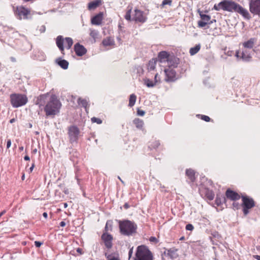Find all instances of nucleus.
I'll return each mask as SVG.
<instances>
[{
  "label": "nucleus",
  "mask_w": 260,
  "mask_h": 260,
  "mask_svg": "<svg viewBox=\"0 0 260 260\" xmlns=\"http://www.w3.org/2000/svg\"><path fill=\"white\" fill-rule=\"evenodd\" d=\"M61 103L55 94L51 95L44 107V111L47 116L54 117L59 112Z\"/></svg>",
  "instance_id": "f257e3e1"
},
{
  "label": "nucleus",
  "mask_w": 260,
  "mask_h": 260,
  "mask_svg": "<svg viewBox=\"0 0 260 260\" xmlns=\"http://www.w3.org/2000/svg\"><path fill=\"white\" fill-rule=\"evenodd\" d=\"M118 223L120 232L122 235L129 236L136 233L137 225L134 221L123 220H119Z\"/></svg>",
  "instance_id": "f03ea898"
},
{
  "label": "nucleus",
  "mask_w": 260,
  "mask_h": 260,
  "mask_svg": "<svg viewBox=\"0 0 260 260\" xmlns=\"http://www.w3.org/2000/svg\"><path fill=\"white\" fill-rule=\"evenodd\" d=\"M134 260H153V256L148 247L144 245L137 248Z\"/></svg>",
  "instance_id": "7ed1b4c3"
},
{
  "label": "nucleus",
  "mask_w": 260,
  "mask_h": 260,
  "mask_svg": "<svg viewBox=\"0 0 260 260\" xmlns=\"http://www.w3.org/2000/svg\"><path fill=\"white\" fill-rule=\"evenodd\" d=\"M238 4L232 0H223L218 4H215L213 9L216 11H223L233 12H235Z\"/></svg>",
  "instance_id": "20e7f679"
},
{
  "label": "nucleus",
  "mask_w": 260,
  "mask_h": 260,
  "mask_svg": "<svg viewBox=\"0 0 260 260\" xmlns=\"http://www.w3.org/2000/svg\"><path fill=\"white\" fill-rule=\"evenodd\" d=\"M10 102L13 108H18L25 105L28 102V99L25 94L13 93L10 95Z\"/></svg>",
  "instance_id": "39448f33"
},
{
  "label": "nucleus",
  "mask_w": 260,
  "mask_h": 260,
  "mask_svg": "<svg viewBox=\"0 0 260 260\" xmlns=\"http://www.w3.org/2000/svg\"><path fill=\"white\" fill-rule=\"evenodd\" d=\"M241 198L243 212L244 214L246 215L249 213V210L255 206V202L252 198L247 196H242Z\"/></svg>",
  "instance_id": "423d86ee"
},
{
  "label": "nucleus",
  "mask_w": 260,
  "mask_h": 260,
  "mask_svg": "<svg viewBox=\"0 0 260 260\" xmlns=\"http://www.w3.org/2000/svg\"><path fill=\"white\" fill-rule=\"evenodd\" d=\"M249 11L254 15L260 16V0H248Z\"/></svg>",
  "instance_id": "0eeeda50"
},
{
  "label": "nucleus",
  "mask_w": 260,
  "mask_h": 260,
  "mask_svg": "<svg viewBox=\"0 0 260 260\" xmlns=\"http://www.w3.org/2000/svg\"><path fill=\"white\" fill-rule=\"evenodd\" d=\"M80 131L77 126H71L68 128V135L71 143L76 142L78 139Z\"/></svg>",
  "instance_id": "6e6552de"
},
{
  "label": "nucleus",
  "mask_w": 260,
  "mask_h": 260,
  "mask_svg": "<svg viewBox=\"0 0 260 260\" xmlns=\"http://www.w3.org/2000/svg\"><path fill=\"white\" fill-rule=\"evenodd\" d=\"M134 11L135 15L133 18V20L142 23L146 21L147 19V14L144 12L138 9H135Z\"/></svg>",
  "instance_id": "1a4fd4ad"
},
{
  "label": "nucleus",
  "mask_w": 260,
  "mask_h": 260,
  "mask_svg": "<svg viewBox=\"0 0 260 260\" xmlns=\"http://www.w3.org/2000/svg\"><path fill=\"white\" fill-rule=\"evenodd\" d=\"M166 74L165 81L167 82H175L177 78L176 77V72L172 68H167L165 69Z\"/></svg>",
  "instance_id": "9d476101"
},
{
  "label": "nucleus",
  "mask_w": 260,
  "mask_h": 260,
  "mask_svg": "<svg viewBox=\"0 0 260 260\" xmlns=\"http://www.w3.org/2000/svg\"><path fill=\"white\" fill-rule=\"evenodd\" d=\"M101 239L104 242L105 245L108 249H110L112 247V236L108 233H104L102 236Z\"/></svg>",
  "instance_id": "9b49d317"
},
{
  "label": "nucleus",
  "mask_w": 260,
  "mask_h": 260,
  "mask_svg": "<svg viewBox=\"0 0 260 260\" xmlns=\"http://www.w3.org/2000/svg\"><path fill=\"white\" fill-rule=\"evenodd\" d=\"M15 13V14L18 16V18L21 19L22 17L24 19L26 18L27 16L29 14L30 12L23 7H20L17 8Z\"/></svg>",
  "instance_id": "f8f14e48"
},
{
  "label": "nucleus",
  "mask_w": 260,
  "mask_h": 260,
  "mask_svg": "<svg viewBox=\"0 0 260 260\" xmlns=\"http://www.w3.org/2000/svg\"><path fill=\"white\" fill-rule=\"evenodd\" d=\"M164 249L165 251L164 254L171 259H175L178 257V254L177 253L178 249L173 247L170 249L164 248Z\"/></svg>",
  "instance_id": "ddd939ff"
},
{
  "label": "nucleus",
  "mask_w": 260,
  "mask_h": 260,
  "mask_svg": "<svg viewBox=\"0 0 260 260\" xmlns=\"http://www.w3.org/2000/svg\"><path fill=\"white\" fill-rule=\"evenodd\" d=\"M200 16L201 20L198 22V26L200 27H204L206 25L208 24L209 21L211 19V17L208 15L202 14L201 12H200Z\"/></svg>",
  "instance_id": "4468645a"
},
{
  "label": "nucleus",
  "mask_w": 260,
  "mask_h": 260,
  "mask_svg": "<svg viewBox=\"0 0 260 260\" xmlns=\"http://www.w3.org/2000/svg\"><path fill=\"white\" fill-rule=\"evenodd\" d=\"M225 196L228 199L233 201L238 200L241 198V196L237 192L230 188L226 190Z\"/></svg>",
  "instance_id": "2eb2a0df"
},
{
  "label": "nucleus",
  "mask_w": 260,
  "mask_h": 260,
  "mask_svg": "<svg viewBox=\"0 0 260 260\" xmlns=\"http://www.w3.org/2000/svg\"><path fill=\"white\" fill-rule=\"evenodd\" d=\"M74 49L76 55L78 56H82L87 52L86 49L79 43L75 44Z\"/></svg>",
  "instance_id": "dca6fc26"
},
{
  "label": "nucleus",
  "mask_w": 260,
  "mask_h": 260,
  "mask_svg": "<svg viewBox=\"0 0 260 260\" xmlns=\"http://www.w3.org/2000/svg\"><path fill=\"white\" fill-rule=\"evenodd\" d=\"M235 12L241 14L245 19L250 20L251 17L248 12V10L243 8L239 4L238 5L236 11Z\"/></svg>",
  "instance_id": "f3484780"
},
{
  "label": "nucleus",
  "mask_w": 260,
  "mask_h": 260,
  "mask_svg": "<svg viewBox=\"0 0 260 260\" xmlns=\"http://www.w3.org/2000/svg\"><path fill=\"white\" fill-rule=\"evenodd\" d=\"M167 62L168 63V68L174 69L178 67L180 59L179 58L173 55L171 56L169 60Z\"/></svg>",
  "instance_id": "a211bd4d"
},
{
  "label": "nucleus",
  "mask_w": 260,
  "mask_h": 260,
  "mask_svg": "<svg viewBox=\"0 0 260 260\" xmlns=\"http://www.w3.org/2000/svg\"><path fill=\"white\" fill-rule=\"evenodd\" d=\"M256 42V39L254 38H251L247 41H245L242 43L243 47L246 49H252L255 44Z\"/></svg>",
  "instance_id": "6ab92c4d"
},
{
  "label": "nucleus",
  "mask_w": 260,
  "mask_h": 260,
  "mask_svg": "<svg viewBox=\"0 0 260 260\" xmlns=\"http://www.w3.org/2000/svg\"><path fill=\"white\" fill-rule=\"evenodd\" d=\"M252 58L251 54L249 51L247 49H244L242 50L241 53V59L246 62H249L251 61Z\"/></svg>",
  "instance_id": "aec40b11"
},
{
  "label": "nucleus",
  "mask_w": 260,
  "mask_h": 260,
  "mask_svg": "<svg viewBox=\"0 0 260 260\" xmlns=\"http://www.w3.org/2000/svg\"><path fill=\"white\" fill-rule=\"evenodd\" d=\"M170 57V54L166 51H160L158 54V58L161 62L166 61H168Z\"/></svg>",
  "instance_id": "412c9836"
},
{
  "label": "nucleus",
  "mask_w": 260,
  "mask_h": 260,
  "mask_svg": "<svg viewBox=\"0 0 260 260\" xmlns=\"http://www.w3.org/2000/svg\"><path fill=\"white\" fill-rule=\"evenodd\" d=\"M64 39L62 36H58L56 39V44L62 54H64Z\"/></svg>",
  "instance_id": "4be33fe9"
},
{
  "label": "nucleus",
  "mask_w": 260,
  "mask_h": 260,
  "mask_svg": "<svg viewBox=\"0 0 260 260\" xmlns=\"http://www.w3.org/2000/svg\"><path fill=\"white\" fill-rule=\"evenodd\" d=\"M103 19V13H99L93 16L91 19V22L92 24L100 25Z\"/></svg>",
  "instance_id": "5701e85b"
},
{
  "label": "nucleus",
  "mask_w": 260,
  "mask_h": 260,
  "mask_svg": "<svg viewBox=\"0 0 260 260\" xmlns=\"http://www.w3.org/2000/svg\"><path fill=\"white\" fill-rule=\"evenodd\" d=\"M56 62L63 69H67L69 66V62L64 59H62L60 58L56 59Z\"/></svg>",
  "instance_id": "b1692460"
},
{
  "label": "nucleus",
  "mask_w": 260,
  "mask_h": 260,
  "mask_svg": "<svg viewBox=\"0 0 260 260\" xmlns=\"http://www.w3.org/2000/svg\"><path fill=\"white\" fill-rule=\"evenodd\" d=\"M101 4V0H94L88 3V9L89 10H94L98 7Z\"/></svg>",
  "instance_id": "393cba45"
},
{
  "label": "nucleus",
  "mask_w": 260,
  "mask_h": 260,
  "mask_svg": "<svg viewBox=\"0 0 260 260\" xmlns=\"http://www.w3.org/2000/svg\"><path fill=\"white\" fill-rule=\"evenodd\" d=\"M226 199L225 197L222 195L217 194L215 199V204L217 206H219L223 203H225Z\"/></svg>",
  "instance_id": "a878e982"
},
{
  "label": "nucleus",
  "mask_w": 260,
  "mask_h": 260,
  "mask_svg": "<svg viewBox=\"0 0 260 260\" xmlns=\"http://www.w3.org/2000/svg\"><path fill=\"white\" fill-rule=\"evenodd\" d=\"M186 175L190 180L191 182H193L196 180L194 171L191 169H187L186 170Z\"/></svg>",
  "instance_id": "bb28decb"
},
{
  "label": "nucleus",
  "mask_w": 260,
  "mask_h": 260,
  "mask_svg": "<svg viewBox=\"0 0 260 260\" xmlns=\"http://www.w3.org/2000/svg\"><path fill=\"white\" fill-rule=\"evenodd\" d=\"M204 194L206 198L210 201H212L214 198V192L208 188H205Z\"/></svg>",
  "instance_id": "cd10ccee"
},
{
  "label": "nucleus",
  "mask_w": 260,
  "mask_h": 260,
  "mask_svg": "<svg viewBox=\"0 0 260 260\" xmlns=\"http://www.w3.org/2000/svg\"><path fill=\"white\" fill-rule=\"evenodd\" d=\"M156 62L157 60L155 58H152L151 60H149L147 68V69L149 72L154 71L155 70Z\"/></svg>",
  "instance_id": "c85d7f7f"
},
{
  "label": "nucleus",
  "mask_w": 260,
  "mask_h": 260,
  "mask_svg": "<svg viewBox=\"0 0 260 260\" xmlns=\"http://www.w3.org/2000/svg\"><path fill=\"white\" fill-rule=\"evenodd\" d=\"M201 48V45L200 44L196 45L194 47H192L189 50V53L191 55H194L197 54Z\"/></svg>",
  "instance_id": "c756f323"
},
{
  "label": "nucleus",
  "mask_w": 260,
  "mask_h": 260,
  "mask_svg": "<svg viewBox=\"0 0 260 260\" xmlns=\"http://www.w3.org/2000/svg\"><path fill=\"white\" fill-rule=\"evenodd\" d=\"M133 122L135 124L136 126L139 129H141L144 125L143 121L139 118L135 119Z\"/></svg>",
  "instance_id": "7c9ffc66"
},
{
  "label": "nucleus",
  "mask_w": 260,
  "mask_h": 260,
  "mask_svg": "<svg viewBox=\"0 0 260 260\" xmlns=\"http://www.w3.org/2000/svg\"><path fill=\"white\" fill-rule=\"evenodd\" d=\"M102 43L105 46H110L114 44V41L110 38L104 39Z\"/></svg>",
  "instance_id": "2f4dec72"
},
{
  "label": "nucleus",
  "mask_w": 260,
  "mask_h": 260,
  "mask_svg": "<svg viewBox=\"0 0 260 260\" xmlns=\"http://www.w3.org/2000/svg\"><path fill=\"white\" fill-rule=\"evenodd\" d=\"M137 96L135 94H132L130 95L129 99L128 106L131 107H133L136 103Z\"/></svg>",
  "instance_id": "473e14b6"
},
{
  "label": "nucleus",
  "mask_w": 260,
  "mask_h": 260,
  "mask_svg": "<svg viewBox=\"0 0 260 260\" xmlns=\"http://www.w3.org/2000/svg\"><path fill=\"white\" fill-rule=\"evenodd\" d=\"M144 82L148 87H153L155 85V83L148 78L144 79Z\"/></svg>",
  "instance_id": "72a5a7b5"
},
{
  "label": "nucleus",
  "mask_w": 260,
  "mask_h": 260,
  "mask_svg": "<svg viewBox=\"0 0 260 260\" xmlns=\"http://www.w3.org/2000/svg\"><path fill=\"white\" fill-rule=\"evenodd\" d=\"M66 43L67 44V46H66V48L67 49H70L73 44V41L71 38L70 37H67L64 39Z\"/></svg>",
  "instance_id": "f704fd0d"
},
{
  "label": "nucleus",
  "mask_w": 260,
  "mask_h": 260,
  "mask_svg": "<svg viewBox=\"0 0 260 260\" xmlns=\"http://www.w3.org/2000/svg\"><path fill=\"white\" fill-rule=\"evenodd\" d=\"M112 222L110 220L107 221L104 233H107L109 231H112Z\"/></svg>",
  "instance_id": "c9c22d12"
},
{
  "label": "nucleus",
  "mask_w": 260,
  "mask_h": 260,
  "mask_svg": "<svg viewBox=\"0 0 260 260\" xmlns=\"http://www.w3.org/2000/svg\"><path fill=\"white\" fill-rule=\"evenodd\" d=\"M78 103L79 105H81L85 109L86 111H87L86 108L88 105V103L86 100L82 99L80 98L78 99Z\"/></svg>",
  "instance_id": "e433bc0d"
},
{
  "label": "nucleus",
  "mask_w": 260,
  "mask_h": 260,
  "mask_svg": "<svg viewBox=\"0 0 260 260\" xmlns=\"http://www.w3.org/2000/svg\"><path fill=\"white\" fill-rule=\"evenodd\" d=\"M132 8H131L129 9H128L127 12H126V14L125 15L124 18L126 20L128 21H131L133 20L131 17V12H132Z\"/></svg>",
  "instance_id": "4c0bfd02"
},
{
  "label": "nucleus",
  "mask_w": 260,
  "mask_h": 260,
  "mask_svg": "<svg viewBox=\"0 0 260 260\" xmlns=\"http://www.w3.org/2000/svg\"><path fill=\"white\" fill-rule=\"evenodd\" d=\"M160 145V143L159 141H156L154 142L151 145V146H149V147L151 149H156L158 147V146Z\"/></svg>",
  "instance_id": "58836bf2"
},
{
  "label": "nucleus",
  "mask_w": 260,
  "mask_h": 260,
  "mask_svg": "<svg viewBox=\"0 0 260 260\" xmlns=\"http://www.w3.org/2000/svg\"><path fill=\"white\" fill-rule=\"evenodd\" d=\"M45 96L44 95H41L38 99L36 104L39 105L40 106L43 105L42 101H44Z\"/></svg>",
  "instance_id": "ea45409f"
},
{
  "label": "nucleus",
  "mask_w": 260,
  "mask_h": 260,
  "mask_svg": "<svg viewBox=\"0 0 260 260\" xmlns=\"http://www.w3.org/2000/svg\"><path fill=\"white\" fill-rule=\"evenodd\" d=\"M172 0H163L160 5L161 7H164L165 5H168L171 6L172 5Z\"/></svg>",
  "instance_id": "a19ab883"
},
{
  "label": "nucleus",
  "mask_w": 260,
  "mask_h": 260,
  "mask_svg": "<svg viewBox=\"0 0 260 260\" xmlns=\"http://www.w3.org/2000/svg\"><path fill=\"white\" fill-rule=\"evenodd\" d=\"M92 122H96L98 124H101L102 123V120L98 118L93 117L91 119Z\"/></svg>",
  "instance_id": "79ce46f5"
},
{
  "label": "nucleus",
  "mask_w": 260,
  "mask_h": 260,
  "mask_svg": "<svg viewBox=\"0 0 260 260\" xmlns=\"http://www.w3.org/2000/svg\"><path fill=\"white\" fill-rule=\"evenodd\" d=\"M105 256L107 260H119L118 258L114 256L112 257L110 254H107L106 253H105Z\"/></svg>",
  "instance_id": "37998d69"
},
{
  "label": "nucleus",
  "mask_w": 260,
  "mask_h": 260,
  "mask_svg": "<svg viewBox=\"0 0 260 260\" xmlns=\"http://www.w3.org/2000/svg\"><path fill=\"white\" fill-rule=\"evenodd\" d=\"M194 229V227L192 225V224H190V223H188L187 224H186V226H185V229L187 231H192Z\"/></svg>",
  "instance_id": "c03bdc74"
},
{
  "label": "nucleus",
  "mask_w": 260,
  "mask_h": 260,
  "mask_svg": "<svg viewBox=\"0 0 260 260\" xmlns=\"http://www.w3.org/2000/svg\"><path fill=\"white\" fill-rule=\"evenodd\" d=\"M201 119L206 122H209L210 120V118L206 115H201Z\"/></svg>",
  "instance_id": "a18cd8bd"
},
{
  "label": "nucleus",
  "mask_w": 260,
  "mask_h": 260,
  "mask_svg": "<svg viewBox=\"0 0 260 260\" xmlns=\"http://www.w3.org/2000/svg\"><path fill=\"white\" fill-rule=\"evenodd\" d=\"M154 83H155V85L157 83H159L160 82V78L159 77H158V73H156L155 75V76H154Z\"/></svg>",
  "instance_id": "49530a36"
},
{
  "label": "nucleus",
  "mask_w": 260,
  "mask_h": 260,
  "mask_svg": "<svg viewBox=\"0 0 260 260\" xmlns=\"http://www.w3.org/2000/svg\"><path fill=\"white\" fill-rule=\"evenodd\" d=\"M145 112L143 110H140L139 109H138L137 110V114L139 116H143L144 115Z\"/></svg>",
  "instance_id": "de8ad7c7"
},
{
  "label": "nucleus",
  "mask_w": 260,
  "mask_h": 260,
  "mask_svg": "<svg viewBox=\"0 0 260 260\" xmlns=\"http://www.w3.org/2000/svg\"><path fill=\"white\" fill-rule=\"evenodd\" d=\"M149 241L151 242H153L155 243L158 242V240L155 237H150V238H149Z\"/></svg>",
  "instance_id": "09e8293b"
},
{
  "label": "nucleus",
  "mask_w": 260,
  "mask_h": 260,
  "mask_svg": "<svg viewBox=\"0 0 260 260\" xmlns=\"http://www.w3.org/2000/svg\"><path fill=\"white\" fill-rule=\"evenodd\" d=\"M42 244L43 243L40 241H36L35 242V245L36 247H40Z\"/></svg>",
  "instance_id": "8fccbe9b"
},
{
  "label": "nucleus",
  "mask_w": 260,
  "mask_h": 260,
  "mask_svg": "<svg viewBox=\"0 0 260 260\" xmlns=\"http://www.w3.org/2000/svg\"><path fill=\"white\" fill-rule=\"evenodd\" d=\"M212 235L215 238H219L221 237L220 235L217 232H214Z\"/></svg>",
  "instance_id": "3c124183"
},
{
  "label": "nucleus",
  "mask_w": 260,
  "mask_h": 260,
  "mask_svg": "<svg viewBox=\"0 0 260 260\" xmlns=\"http://www.w3.org/2000/svg\"><path fill=\"white\" fill-rule=\"evenodd\" d=\"M133 247L132 248H131L129 250V252H128V258H130L132 255H133Z\"/></svg>",
  "instance_id": "603ef678"
},
{
  "label": "nucleus",
  "mask_w": 260,
  "mask_h": 260,
  "mask_svg": "<svg viewBox=\"0 0 260 260\" xmlns=\"http://www.w3.org/2000/svg\"><path fill=\"white\" fill-rule=\"evenodd\" d=\"M234 208L238 209L239 208L240 205L238 203L234 202L233 204Z\"/></svg>",
  "instance_id": "864d4df0"
},
{
  "label": "nucleus",
  "mask_w": 260,
  "mask_h": 260,
  "mask_svg": "<svg viewBox=\"0 0 260 260\" xmlns=\"http://www.w3.org/2000/svg\"><path fill=\"white\" fill-rule=\"evenodd\" d=\"M11 145V141L10 139H9L7 142V148H9Z\"/></svg>",
  "instance_id": "5fc2aeb1"
},
{
  "label": "nucleus",
  "mask_w": 260,
  "mask_h": 260,
  "mask_svg": "<svg viewBox=\"0 0 260 260\" xmlns=\"http://www.w3.org/2000/svg\"><path fill=\"white\" fill-rule=\"evenodd\" d=\"M240 51L239 50H237L236 51V54H235V56H236V57L237 58H241V55H240Z\"/></svg>",
  "instance_id": "6e6d98bb"
},
{
  "label": "nucleus",
  "mask_w": 260,
  "mask_h": 260,
  "mask_svg": "<svg viewBox=\"0 0 260 260\" xmlns=\"http://www.w3.org/2000/svg\"><path fill=\"white\" fill-rule=\"evenodd\" d=\"M45 29H46L45 26L44 25H42L41 26L40 31H41V32H44L45 31Z\"/></svg>",
  "instance_id": "4d7b16f0"
},
{
  "label": "nucleus",
  "mask_w": 260,
  "mask_h": 260,
  "mask_svg": "<svg viewBox=\"0 0 260 260\" xmlns=\"http://www.w3.org/2000/svg\"><path fill=\"white\" fill-rule=\"evenodd\" d=\"M123 207L124 209H127L129 207V206L127 203H125L123 205Z\"/></svg>",
  "instance_id": "13d9d810"
},
{
  "label": "nucleus",
  "mask_w": 260,
  "mask_h": 260,
  "mask_svg": "<svg viewBox=\"0 0 260 260\" xmlns=\"http://www.w3.org/2000/svg\"><path fill=\"white\" fill-rule=\"evenodd\" d=\"M66 222L63 221H61L59 223V225L61 227L64 226L66 225Z\"/></svg>",
  "instance_id": "bf43d9fd"
},
{
  "label": "nucleus",
  "mask_w": 260,
  "mask_h": 260,
  "mask_svg": "<svg viewBox=\"0 0 260 260\" xmlns=\"http://www.w3.org/2000/svg\"><path fill=\"white\" fill-rule=\"evenodd\" d=\"M77 252L79 253L80 254H82L83 253L82 249L81 248H78L77 249Z\"/></svg>",
  "instance_id": "052dcab7"
},
{
  "label": "nucleus",
  "mask_w": 260,
  "mask_h": 260,
  "mask_svg": "<svg viewBox=\"0 0 260 260\" xmlns=\"http://www.w3.org/2000/svg\"><path fill=\"white\" fill-rule=\"evenodd\" d=\"M24 159L25 160L27 161V160H30V157L28 155H25L24 157Z\"/></svg>",
  "instance_id": "680f3d73"
},
{
  "label": "nucleus",
  "mask_w": 260,
  "mask_h": 260,
  "mask_svg": "<svg viewBox=\"0 0 260 260\" xmlns=\"http://www.w3.org/2000/svg\"><path fill=\"white\" fill-rule=\"evenodd\" d=\"M96 35V33L94 31H91L90 33V36L92 37H94L95 35Z\"/></svg>",
  "instance_id": "e2e57ef3"
},
{
  "label": "nucleus",
  "mask_w": 260,
  "mask_h": 260,
  "mask_svg": "<svg viewBox=\"0 0 260 260\" xmlns=\"http://www.w3.org/2000/svg\"><path fill=\"white\" fill-rule=\"evenodd\" d=\"M216 20L215 19H213L212 20H210L209 21V23H208V24H211L212 23H213V22H216Z\"/></svg>",
  "instance_id": "0e129e2a"
},
{
  "label": "nucleus",
  "mask_w": 260,
  "mask_h": 260,
  "mask_svg": "<svg viewBox=\"0 0 260 260\" xmlns=\"http://www.w3.org/2000/svg\"><path fill=\"white\" fill-rule=\"evenodd\" d=\"M43 216L44 218H47L48 217V214L47 212H44L43 213Z\"/></svg>",
  "instance_id": "69168bd1"
},
{
  "label": "nucleus",
  "mask_w": 260,
  "mask_h": 260,
  "mask_svg": "<svg viewBox=\"0 0 260 260\" xmlns=\"http://www.w3.org/2000/svg\"><path fill=\"white\" fill-rule=\"evenodd\" d=\"M10 60L12 61V62H16V59L15 57H10Z\"/></svg>",
  "instance_id": "338daca9"
},
{
  "label": "nucleus",
  "mask_w": 260,
  "mask_h": 260,
  "mask_svg": "<svg viewBox=\"0 0 260 260\" xmlns=\"http://www.w3.org/2000/svg\"><path fill=\"white\" fill-rule=\"evenodd\" d=\"M254 257L257 260H260V255H254Z\"/></svg>",
  "instance_id": "774afa93"
}]
</instances>
